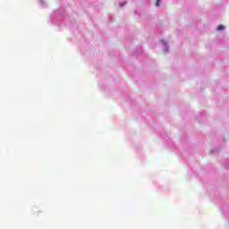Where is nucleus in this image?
Returning a JSON list of instances; mask_svg holds the SVG:
<instances>
[{"label":"nucleus","instance_id":"obj_2","mask_svg":"<svg viewBox=\"0 0 229 229\" xmlns=\"http://www.w3.org/2000/svg\"><path fill=\"white\" fill-rule=\"evenodd\" d=\"M155 5L156 6H160V0H156Z\"/></svg>","mask_w":229,"mask_h":229},{"label":"nucleus","instance_id":"obj_1","mask_svg":"<svg viewBox=\"0 0 229 229\" xmlns=\"http://www.w3.org/2000/svg\"><path fill=\"white\" fill-rule=\"evenodd\" d=\"M225 30V26L219 25V26L217 27V30H218V31H221V30Z\"/></svg>","mask_w":229,"mask_h":229}]
</instances>
